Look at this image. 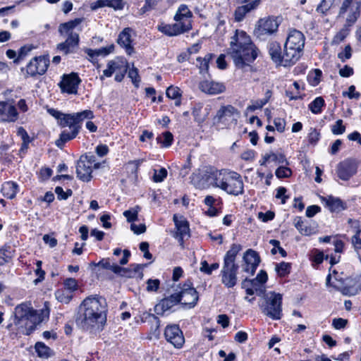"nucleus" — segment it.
I'll list each match as a JSON object with an SVG mask.
<instances>
[{
	"label": "nucleus",
	"instance_id": "1",
	"mask_svg": "<svg viewBox=\"0 0 361 361\" xmlns=\"http://www.w3.org/2000/svg\"><path fill=\"white\" fill-rule=\"evenodd\" d=\"M106 312V299L98 295H90L82 301L76 323L84 331L99 332L105 324Z\"/></svg>",
	"mask_w": 361,
	"mask_h": 361
},
{
	"label": "nucleus",
	"instance_id": "2",
	"mask_svg": "<svg viewBox=\"0 0 361 361\" xmlns=\"http://www.w3.org/2000/svg\"><path fill=\"white\" fill-rule=\"evenodd\" d=\"M228 54L235 66L243 68L255 61L257 56V49L245 32L236 30L231 41Z\"/></svg>",
	"mask_w": 361,
	"mask_h": 361
},
{
	"label": "nucleus",
	"instance_id": "3",
	"mask_svg": "<svg viewBox=\"0 0 361 361\" xmlns=\"http://www.w3.org/2000/svg\"><path fill=\"white\" fill-rule=\"evenodd\" d=\"M48 314L47 310H42L38 312L33 310L30 303H22L15 308L14 324L20 334L29 335L36 325L41 323Z\"/></svg>",
	"mask_w": 361,
	"mask_h": 361
},
{
	"label": "nucleus",
	"instance_id": "4",
	"mask_svg": "<svg viewBox=\"0 0 361 361\" xmlns=\"http://www.w3.org/2000/svg\"><path fill=\"white\" fill-rule=\"evenodd\" d=\"M295 47L284 44L283 51L279 43L271 42L269 44V54L272 61L278 65L290 66L294 65L302 55Z\"/></svg>",
	"mask_w": 361,
	"mask_h": 361
},
{
	"label": "nucleus",
	"instance_id": "5",
	"mask_svg": "<svg viewBox=\"0 0 361 361\" xmlns=\"http://www.w3.org/2000/svg\"><path fill=\"white\" fill-rule=\"evenodd\" d=\"M216 188H219L228 194L238 195L243 192L241 176L236 172L226 170L219 171L214 176Z\"/></svg>",
	"mask_w": 361,
	"mask_h": 361
},
{
	"label": "nucleus",
	"instance_id": "6",
	"mask_svg": "<svg viewBox=\"0 0 361 361\" xmlns=\"http://www.w3.org/2000/svg\"><path fill=\"white\" fill-rule=\"evenodd\" d=\"M282 295L275 292L263 294L259 304L262 312L272 319H280L282 315Z\"/></svg>",
	"mask_w": 361,
	"mask_h": 361
},
{
	"label": "nucleus",
	"instance_id": "7",
	"mask_svg": "<svg viewBox=\"0 0 361 361\" xmlns=\"http://www.w3.org/2000/svg\"><path fill=\"white\" fill-rule=\"evenodd\" d=\"M192 12L185 5H180L178 8L175 16V23L172 24L176 27L175 30L178 35L189 31L192 28L191 18Z\"/></svg>",
	"mask_w": 361,
	"mask_h": 361
},
{
	"label": "nucleus",
	"instance_id": "8",
	"mask_svg": "<svg viewBox=\"0 0 361 361\" xmlns=\"http://www.w3.org/2000/svg\"><path fill=\"white\" fill-rule=\"evenodd\" d=\"M49 65L48 56H36L30 60L27 66L22 69V71H25V77H35L37 75H43L47 71Z\"/></svg>",
	"mask_w": 361,
	"mask_h": 361
},
{
	"label": "nucleus",
	"instance_id": "9",
	"mask_svg": "<svg viewBox=\"0 0 361 361\" xmlns=\"http://www.w3.org/2000/svg\"><path fill=\"white\" fill-rule=\"evenodd\" d=\"M279 27L277 20L271 17L259 19L255 27L254 35L259 39L274 33Z\"/></svg>",
	"mask_w": 361,
	"mask_h": 361
},
{
	"label": "nucleus",
	"instance_id": "10",
	"mask_svg": "<svg viewBox=\"0 0 361 361\" xmlns=\"http://www.w3.org/2000/svg\"><path fill=\"white\" fill-rule=\"evenodd\" d=\"M176 295L179 302L188 308L194 307L199 299L198 293L195 288L192 287L190 282L184 283L181 290Z\"/></svg>",
	"mask_w": 361,
	"mask_h": 361
},
{
	"label": "nucleus",
	"instance_id": "11",
	"mask_svg": "<svg viewBox=\"0 0 361 361\" xmlns=\"http://www.w3.org/2000/svg\"><path fill=\"white\" fill-rule=\"evenodd\" d=\"M173 220L175 224V231L172 232L173 236L178 240L180 245H183L185 239L190 236L188 221L183 216L174 214Z\"/></svg>",
	"mask_w": 361,
	"mask_h": 361
},
{
	"label": "nucleus",
	"instance_id": "12",
	"mask_svg": "<svg viewBox=\"0 0 361 361\" xmlns=\"http://www.w3.org/2000/svg\"><path fill=\"white\" fill-rule=\"evenodd\" d=\"M360 0H344L340 8L339 15H342L347 11H350V13L346 18V23L348 26L353 25L360 16Z\"/></svg>",
	"mask_w": 361,
	"mask_h": 361
},
{
	"label": "nucleus",
	"instance_id": "13",
	"mask_svg": "<svg viewBox=\"0 0 361 361\" xmlns=\"http://www.w3.org/2000/svg\"><path fill=\"white\" fill-rule=\"evenodd\" d=\"M81 80L75 73L70 74H64L62 76V80L59 83V87L62 92L68 94H76L78 92V85Z\"/></svg>",
	"mask_w": 361,
	"mask_h": 361
},
{
	"label": "nucleus",
	"instance_id": "14",
	"mask_svg": "<svg viewBox=\"0 0 361 361\" xmlns=\"http://www.w3.org/2000/svg\"><path fill=\"white\" fill-rule=\"evenodd\" d=\"M164 336L167 341L177 348H181L185 342L183 333L178 325L167 326L165 329Z\"/></svg>",
	"mask_w": 361,
	"mask_h": 361
},
{
	"label": "nucleus",
	"instance_id": "15",
	"mask_svg": "<svg viewBox=\"0 0 361 361\" xmlns=\"http://www.w3.org/2000/svg\"><path fill=\"white\" fill-rule=\"evenodd\" d=\"M238 269V266L237 264L224 263L221 270V281L228 288L233 287L236 284Z\"/></svg>",
	"mask_w": 361,
	"mask_h": 361
},
{
	"label": "nucleus",
	"instance_id": "16",
	"mask_svg": "<svg viewBox=\"0 0 361 361\" xmlns=\"http://www.w3.org/2000/svg\"><path fill=\"white\" fill-rule=\"evenodd\" d=\"M239 113L232 105L222 106L216 112L214 119L217 122L236 121Z\"/></svg>",
	"mask_w": 361,
	"mask_h": 361
},
{
	"label": "nucleus",
	"instance_id": "17",
	"mask_svg": "<svg viewBox=\"0 0 361 361\" xmlns=\"http://www.w3.org/2000/svg\"><path fill=\"white\" fill-rule=\"evenodd\" d=\"M18 114L15 106L10 102H0V121L3 122H15Z\"/></svg>",
	"mask_w": 361,
	"mask_h": 361
},
{
	"label": "nucleus",
	"instance_id": "18",
	"mask_svg": "<svg viewBox=\"0 0 361 361\" xmlns=\"http://www.w3.org/2000/svg\"><path fill=\"white\" fill-rule=\"evenodd\" d=\"M305 37L304 34L296 30L290 29L288 32L285 44L290 47H295L298 50L303 52Z\"/></svg>",
	"mask_w": 361,
	"mask_h": 361
},
{
	"label": "nucleus",
	"instance_id": "19",
	"mask_svg": "<svg viewBox=\"0 0 361 361\" xmlns=\"http://www.w3.org/2000/svg\"><path fill=\"white\" fill-rule=\"evenodd\" d=\"M94 113L92 111L86 109L80 112L68 114V125L69 128L79 127V130L80 129L81 123L85 119H92L94 118Z\"/></svg>",
	"mask_w": 361,
	"mask_h": 361
},
{
	"label": "nucleus",
	"instance_id": "20",
	"mask_svg": "<svg viewBox=\"0 0 361 361\" xmlns=\"http://www.w3.org/2000/svg\"><path fill=\"white\" fill-rule=\"evenodd\" d=\"M243 260L245 264L244 271L253 274L260 262L258 254L252 250H248L243 255Z\"/></svg>",
	"mask_w": 361,
	"mask_h": 361
},
{
	"label": "nucleus",
	"instance_id": "21",
	"mask_svg": "<svg viewBox=\"0 0 361 361\" xmlns=\"http://www.w3.org/2000/svg\"><path fill=\"white\" fill-rule=\"evenodd\" d=\"M338 290L343 295L353 296L357 295L361 290V275L354 279L348 280L344 286L338 288Z\"/></svg>",
	"mask_w": 361,
	"mask_h": 361
},
{
	"label": "nucleus",
	"instance_id": "22",
	"mask_svg": "<svg viewBox=\"0 0 361 361\" xmlns=\"http://www.w3.org/2000/svg\"><path fill=\"white\" fill-rule=\"evenodd\" d=\"M199 88L202 92L208 94H220L226 90L223 83L208 80L200 82Z\"/></svg>",
	"mask_w": 361,
	"mask_h": 361
},
{
	"label": "nucleus",
	"instance_id": "23",
	"mask_svg": "<svg viewBox=\"0 0 361 361\" xmlns=\"http://www.w3.org/2000/svg\"><path fill=\"white\" fill-rule=\"evenodd\" d=\"M68 37L65 42H61L57 45V49L63 52L65 54H68L69 52L75 48L79 43V34L75 32H71L68 33Z\"/></svg>",
	"mask_w": 361,
	"mask_h": 361
},
{
	"label": "nucleus",
	"instance_id": "24",
	"mask_svg": "<svg viewBox=\"0 0 361 361\" xmlns=\"http://www.w3.org/2000/svg\"><path fill=\"white\" fill-rule=\"evenodd\" d=\"M86 159L80 158L76 166V173L80 180L88 182L92 178V168L87 163Z\"/></svg>",
	"mask_w": 361,
	"mask_h": 361
},
{
	"label": "nucleus",
	"instance_id": "25",
	"mask_svg": "<svg viewBox=\"0 0 361 361\" xmlns=\"http://www.w3.org/2000/svg\"><path fill=\"white\" fill-rule=\"evenodd\" d=\"M97 265L101 267L103 269L111 270L114 274L121 276L129 278L132 276L131 274H128V272L130 271L129 270H128L126 268L119 267L115 262H111L110 258L102 259Z\"/></svg>",
	"mask_w": 361,
	"mask_h": 361
},
{
	"label": "nucleus",
	"instance_id": "26",
	"mask_svg": "<svg viewBox=\"0 0 361 361\" xmlns=\"http://www.w3.org/2000/svg\"><path fill=\"white\" fill-rule=\"evenodd\" d=\"M245 4L238 6L235 11V18L237 21H241L245 14L256 8L260 3V0H240Z\"/></svg>",
	"mask_w": 361,
	"mask_h": 361
},
{
	"label": "nucleus",
	"instance_id": "27",
	"mask_svg": "<svg viewBox=\"0 0 361 361\" xmlns=\"http://www.w3.org/2000/svg\"><path fill=\"white\" fill-rule=\"evenodd\" d=\"M133 30L130 27H126L119 34L117 42L121 47L126 49V51L128 55H131L134 52V49L131 46V33Z\"/></svg>",
	"mask_w": 361,
	"mask_h": 361
},
{
	"label": "nucleus",
	"instance_id": "28",
	"mask_svg": "<svg viewBox=\"0 0 361 361\" xmlns=\"http://www.w3.org/2000/svg\"><path fill=\"white\" fill-rule=\"evenodd\" d=\"M179 300L176 294H172L169 297L164 298L156 305L155 311L157 314H162L164 312L170 310L175 305L178 304Z\"/></svg>",
	"mask_w": 361,
	"mask_h": 361
},
{
	"label": "nucleus",
	"instance_id": "29",
	"mask_svg": "<svg viewBox=\"0 0 361 361\" xmlns=\"http://www.w3.org/2000/svg\"><path fill=\"white\" fill-rule=\"evenodd\" d=\"M355 173L353 164L348 161H344L338 165V176L343 180H348Z\"/></svg>",
	"mask_w": 361,
	"mask_h": 361
},
{
	"label": "nucleus",
	"instance_id": "30",
	"mask_svg": "<svg viewBox=\"0 0 361 361\" xmlns=\"http://www.w3.org/2000/svg\"><path fill=\"white\" fill-rule=\"evenodd\" d=\"M72 130L71 133H68L66 130L63 131L58 140H56V145L60 148H62L65 142L71 140L76 137L79 133V127L70 128Z\"/></svg>",
	"mask_w": 361,
	"mask_h": 361
},
{
	"label": "nucleus",
	"instance_id": "31",
	"mask_svg": "<svg viewBox=\"0 0 361 361\" xmlns=\"http://www.w3.org/2000/svg\"><path fill=\"white\" fill-rule=\"evenodd\" d=\"M326 202V206L331 212H340L345 209L343 202L338 199L331 196L324 199Z\"/></svg>",
	"mask_w": 361,
	"mask_h": 361
},
{
	"label": "nucleus",
	"instance_id": "32",
	"mask_svg": "<svg viewBox=\"0 0 361 361\" xmlns=\"http://www.w3.org/2000/svg\"><path fill=\"white\" fill-rule=\"evenodd\" d=\"M294 226L299 233L303 235H311L315 233L314 228L305 224L301 217H296L294 219Z\"/></svg>",
	"mask_w": 361,
	"mask_h": 361
},
{
	"label": "nucleus",
	"instance_id": "33",
	"mask_svg": "<svg viewBox=\"0 0 361 361\" xmlns=\"http://www.w3.org/2000/svg\"><path fill=\"white\" fill-rule=\"evenodd\" d=\"M18 188L17 183L14 182H6L2 185L1 192L5 197L13 199L16 197Z\"/></svg>",
	"mask_w": 361,
	"mask_h": 361
},
{
	"label": "nucleus",
	"instance_id": "34",
	"mask_svg": "<svg viewBox=\"0 0 361 361\" xmlns=\"http://www.w3.org/2000/svg\"><path fill=\"white\" fill-rule=\"evenodd\" d=\"M82 18H75L73 20H70L67 23H64L60 25L59 27V32L61 35H63L65 34L70 33L71 32H73V30L80 25L82 22Z\"/></svg>",
	"mask_w": 361,
	"mask_h": 361
},
{
	"label": "nucleus",
	"instance_id": "35",
	"mask_svg": "<svg viewBox=\"0 0 361 361\" xmlns=\"http://www.w3.org/2000/svg\"><path fill=\"white\" fill-rule=\"evenodd\" d=\"M210 109V107L207 106L202 109L201 106L194 108L192 115L195 121L199 124L202 123L207 119L209 114Z\"/></svg>",
	"mask_w": 361,
	"mask_h": 361
},
{
	"label": "nucleus",
	"instance_id": "36",
	"mask_svg": "<svg viewBox=\"0 0 361 361\" xmlns=\"http://www.w3.org/2000/svg\"><path fill=\"white\" fill-rule=\"evenodd\" d=\"M242 250V247L239 244H233L230 250L226 252L224 257V262L226 264H236L235 263V257Z\"/></svg>",
	"mask_w": 361,
	"mask_h": 361
},
{
	"label": "nucleus",
	"instance_id": "37",
	"mask_svg": "<svg viewBox=\"0 0 361 361\" xmlns=\"http://www.w3.org/2000/svg\"><path fill=\"white\" fill-rule=\"evenodd\" d=\"M212 57V54H208L203 58L197 57L196 59L197 61L199 62V64H197V66L199 68V72L200 74L207 73L209 69V64Z\"/></svg>",
	"mask_w": 361,
	"mask_h": 361
},
{
	"label": "nucleus",
	"instance_id": "38",
	"mask_svg": "<svg viewBox=\"0 0 361 361\" xmlns=\"http://www.w3.org/2000/svg\"><path fill=\"white\" fill-rule=\"evenodd\" d=\"M48 112L50 115L57 119L58 123L61 127L64 128L67 126L68 114H63L54 109H48Z\"/></svg>",
	"mask_w": 361,
	"mask_h": 361
},
{
	"label": "nucleus",
	"instance_id": "39",
	"mask_svg": "<svg viewBox=\"0 0 361 361\" xmlns=\"http://www.w3.org/2000/svg\"><path fill=\"white\" fill-rule=\"evenodd\" d=\"M35 348L39 357L47 359L52 355V350L43 343L37 342Z\"/></svg>",
	"mask_w": 361,
	"mask_h": 361
},
{
	"label": "nucleus",
	"instance_id": "40",
	"mask_svg": "<svg viewBox=\"0 0 361 361\" xmlns=\"http://www.w3.org/2000/svg\"><path fill=\"white\" fill-rule=\"evenodd\" d=\"M121 61H110L107 64V68L104 70L103 75L101 76V80L104 79V76L111 77L112 74L121 67Z\"/></svg>",
	"mask_w": 361,
	"mask_h": 361
},
{
	"label": "nucleus",
	"instance_id": "41",
	"mask_svg": "<svg viewBox=\"0 0 361 361\" xmlns=\"http://www.w3.org/2000/svg\"><path fill=\"white\" fill-rule=\"evenodd\" d=\"M166 96L175 99V105L179 106L180 104V97L181 96L180 90L177 87L170 86L166 90Z\"/></svg>",
	"mask_w": 361,
	"mask_h": 361
},
{
	"label": "nucleus",
	"instance_id": "42",
	"mask_svg": "<svg viewBox=\"0 0 361 361\" xmlns=\"http://www.w3.org/2000/svg\"><path fill=\"white\" fill-rule=\"evenodd\" d=\"M216 173H219V171H212L211 173H205L202 176V181L203 183H206L205 188L209 186L216 187V180L214 179V176Z\"/></svg>",
	"mask_w": 361,
	"mask_h": 361
},
{
	"label": "nucleus",
	"instance_id": "43",
	"mask_svg": "<svg viewBox=\"0 0 361 361\" xmlns=\"http://www.w3.org/2000/svg\"><path fill=\"white\" fill-rule=\"evenodd\" d=\"M174 28H176V27L172 24H166L164 23H160L157 27L159 31L169 37L178 35Z\"/></svg>",
	"mask_w": 361,
	"mask_h": 361
},
{
	"label": "nucleus",
	"instance_id": "44",
	"mask_svg": "<svg viewBox=\"0 0 361 361\" xmlns=\"http://www.w3.org/2000/svg\"><path fill=\"white\" fill-rule=\"evenodd\" d=\"M157 140L161 144L162 147H169L173 142V136L171 133L166 131L163 133L161 136L157 137Z\"/></svg>",
	"mask_w": 361,
	"mask_h": 361
},
{
	"label": "nucleus",
	"instance_id": "45",
	"mask_svg": "<svg viewBox=\"0 0 361 361\" xmlns=\"http://www.w3.org/2000/svg\"><path fill=\"white\" fill-rule=\"evenodd\" d=\"M324 104V100L322 97H318L313 102H312L309 108L314 114H319L322 111V107Z\"/></svg>",
	"mask_w": 361,
	"mask_h": 361
},
{
	"label": "nucleus",
	"instance_id": "46",
	"mask_svg": "<svg viewBox=\"0 0 361 361\" xmlns=\"http://www.w3.org/2000/svg\"><path fill=\"white\" fill-rule=\"evenodd\" d=\"M140 210L139 206H136L123 212V216L128 222H133L137 220L138 212Z\"/></svg>",
	"mask_w": 361,
	"mask_h": 361
},
{
	"label": "nucleus",
	"instance_id": "47",
	"mask_svg": "<svg viewBox=\"0 0 361 361\" xmlns=\"http://www.w3.org/2000/svg\"><path fill=\"white\" fill-rule=\"evenodd\" d=\"M200 270L204 273V274H207L208 275H210L212 274V271L214 270H216L219 269V264L218 263H214L211 265H209L207 261H202L200 264Z\"/></svg>",
	"mask_w": 361,
	"mask_h": 361
},
{
	"label": "nucleus",
	"instance_id": "48",
	"mask_svg": "<svg viewBox=\"0 0 361 361\" xmlns=\"http://www.w3.org/2000/svg\"><path fill=\"white\" fill-rule=\"evenodd\" d=\"M190 183L197 188L204 189L206 183L202 181V176L200 173H193L190 176Z\"/></svg>",
	"mask_w": 361,
	"mask_h": 361
},
{
	"label": "nucleus",
	"instance_id": "49",
	"mask_svg": "<svg viewBox=\"0 0 361 361\" xmlns=\"http://www.w3.org/2000/svg\"><path fill=\"white\" fill-rule=\"evenodd\" d=\"M290 264L287 262H281L276 265L275 270L280 276H284L290 272Z\"/></svg>",
	"mask_w": 361,
	"mask_h": 361
},
{
	"label": "nucleus",
	"instance_id": "50",
	"mask_svg": "<svg viewBox=\"0 0 361 361\" xmlns=\"http://www.w3.org/2000/svg\"><path fill=\"white\" fill-rule=\"evenodd\" d=\"M167 176V170L165 168H161L159 170H154L153 180L155 183H161Z\"/></svg>",
	"mask_w": 361,
	"mask_h": 361
},
{
	"label": "nucleus",
	"instance_id": "51",
	"mask_svg": "<svg viewBox=\"0 0 361 361\" xmlns=\"http://www.w3.org/2000/svg\"><path fill=\"white\" fill-rule=\"evenodd\" d=\"M321 77L322 71L319 69H315L312 73L309 74L308 79L312 85L316 86L320 82Z\"/></svg>",
	"mask_w": 361,
	"mask_h": 361
},
{
	"label": "nucleus",
	"instance_id": "52",
	"mask_svg": "<svg viewBox=\"0 0 361 361\" xmlns=\"http://www.w3.org/2000/svg\"><path fill=\"white\" fill-rule=\"evenodd\" d=\"M268 279L266 271L261 270L257 277L251 281L252 286L255 287L257 283L264 284Z\"/></svg>",
	"mask_w": 361,
	"mask_h": 361
},
{
	"label": "nucleus",
	"instance_id": "53",
	"mask_svg": "<svg viewBox=\"0 0 361 361\" xmlns=\"http://www.w3.org/2000/svg\"><path fill=\"white\" fill-rule=\"evenodd\" d=\"M275 174L279 178H288L291 176L292 171L289 168L281 166L276 170Z\"/></svg>",
	"mask_w": 361,
	"mask_h": 361
},
{
	"label": "nucleus",
	"instance_id": "54",
	"mask_svg": "<svg viewBox=\"0 0 361 361\" xmlns=\"http://www.w3.org/2000/svg\"><path fill=\"white\" fill-rule=\"evenodd\" d=\"M12 258L11 252L6 249H0V266L8 263Z\"/></svg>",
	"mask_w": 361,
	"mask_h": 361
},
{
	"label": "nucleus",
	"instance_id": "55",
	"mask_svg": "<svg viewBox=\"0 0 361 361\" xmlns=\"http://www.w3.org/2000/svg\"><path fill=\"white\" fill-rule=\"evenodd\" d=\"M270 153V159L271 161H274L278 164H285L286 165L288 164V161L286 160L285 156L282 154H276L274 152Z\"/></svg>",
	"mask_w": 361,
	"mask_h": 361
},
{
	"label": "nucleus",
	"instance_id": "56",
	"mask_svg": "<svg viewBox=\"0 0 361 361\" xmlns=\"http://www.w3.org/2000/svg\"><path fill=\"white\" fill-rule=\"evenodd\" d=\"M361 233V229L360 227H357L355 235L352 237V243L356 250H361V239L360 238V234Z\"/></svg>",
	"mask_w": 361,
	"mask_h": 361
},
{
	"label": "nucleus",
	"instance_id": "57",
	"mask_svg": "<svg viewBox=\"0 0 361 361\" xmlns=\"http://www.w3.org/2000/svg\"><path fill=\"white\" fill-rule=\"evenodd\" d=\"M345 127L343 125V121L339 119L332 126L331 130L334 135H341L345 132Z\"/></svg>",
	"mask_w": 361,
	"mask_h": 361
},
{
	"label": "nucleus",
	"instance_id": "58",
	"mask_svg": "<svg viewBox=\"0 0 361 361\" xmlns=\"http://www.w3.org/2000/svg\"><path fill=\"white\" fill-rule=\"evenodd\" d=\"M128 77L132 80V82L133 84L137 87L138 84L140 82V77L138 75V70L133 67L131 69L128 71Z\"/></svg>",
	"mask_w": 361,
	"mask_h": 361
},
{
	"label": "nucleus",
	"instance_id": "59",
	"mask_svg": "<svg viewBox=\"0 0 361 361\" xmlns=\"http://www.w3.org/2000/svg\"><path fill=\"white\" fill-rule=\"evenodd\" d=\"M352 49L350 45H347L345 47L343 51L340 52L338 54V57L342 61H345L346 59H348L351 57Z\"/></svg>",
	"mask_w": 361,
	"mask_h": 361
},
{
	"label": "nucleus",
	"instance_id": "60",
	"mask_svg": "<svg viewBox=\"0 0 361 361\" xmlns=\"http://www.w3.org/2000/svg\"><path fill=\"white\" fill-rule=\"evenodd\" d=\"M267 102L268 99L257 100L252 105L249 106L247 109L251 111H255L256 109H259L262 108L267 103Z\"/></svg>",
	"mask_w": 361,
	"mask_h": 361
},
{
	"label": "nucleus",
	"instance_id": "61",
	"mask_svg": "<svg viewBox=\"0 0 361 361\" xmlns=\"http://www.w3.org/2000/svg\"><path fill=\"white\" fill-rule=\"evenodd\" d=\"M66 288L71 291H74L78 288V283L75 279L69 278L64 281Z\"/></svg>",
	"mask_w": 361,
	"mask_h": 361
},
{
	"label": "nucleus",
	"instance_id": "62",
	"mask_svg": "<svg viewBox=\"0 0 361 361\" xmlns=\"http://www.w3.org/2000/svg\"><path fill=\"white\" fill-rule=\"evenodd\" d=\"M274 123L279 132L283 133L285 130L286 121L284 119L281 118H276L274 121Z\"/></svg>",
	"mask_w": 361,
	"mask_h": 361
},
{
	"label": "nucleus",
	"instance_id": "63",
	"mask_svg": "<svg viewBox=\"0 0 361 361\" xmlns=\"http://www.w3.org/2000/svg\"><path fill=\"white\" fill-rule=\"evenodd\" d=\"M347 320L342 319V318H338L334 319L332 322L333 326L336 329H341L345 327L347 324Z\"/></svg>",
	"mask_w": 361,
	"mask_h": 361
},
{
	"label": "nucleus",
	"instance_id": "64",
	"mask_svg": "<svg viewBox=\"0 0 361 361\" xmlns=\"http://www.w3.org/2000/svg\"><path fill=\"white\" fill-rule=\"evenodd\" d=\"M130 228L134 233L137 235L143 233L146 231V226L144 224H140L139 225L132 224L130 225Z\"/></svg>",
	"mask_w": 361,
	"mask_h": 361
}]
</instances>
